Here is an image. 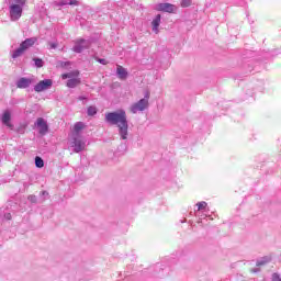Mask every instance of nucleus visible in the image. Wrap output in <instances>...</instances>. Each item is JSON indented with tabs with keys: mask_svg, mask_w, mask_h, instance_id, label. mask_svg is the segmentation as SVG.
<instances>
[{
	"mask_svg": "<svg viewBox=\"0 0 281 281\" xmlns=\"http://www.w3.org/2000/svg\"><path fill=\"white\" fill-rule=\"evenodd\" d=\"M105 122L111 126L119 128V135L121 139H128V119L126 111L117 110L105 114Z\"/></svg>",
	"mask_w": 281,
	"mask_h": 281,
	"instance_id": "f257e3e1",
	"label": "nucleus"
},
{
	"mask_svg": "<svg viewBox=\"0 0 281 281\" xmlns=\"http://www.w3.org/2000/svg\"><path fill=\"white\" fill-rule=\"evenodd\" d=\"M69 146L74 153H82L87 148V138L82 135H71Z\"/></svg>",
	"mask_w": 281,
	"mask_h": 281,
	"instance_id": "f03ea898",
	"label": "nucleus"
},
{
	"mask_svg": "<svg viewBox=\"0 0 281 281\" xmlns=\"http://www.w3.org/2000/svg\"><path fill=\"white\" fill-rule=\"evenodd\" d=\"M150 100V92L145 93V98L140 99L138 102H135L131 105L130 111L131 113L137 114L146 111L148 106H150V103L148 102Z\"/></svg>",
	"mask_w": 281,
	"mask_h": 281,
	"instance_id": "7ed1b4c3",
	"label": "nucleus"
},
{
	"mask_svg": "<svg viewBox=\"0 0 281 281\" xmlns=\"http://www.w3.org/2000/svg\"><path fill=\"white\" fill-rule=\"evenodd\" d=\"M89 47H91V40L78 38L75 41L72 52H75V54H82V52L89 49Z\"/></svg>",
	"mask_w": 281,
	"mask_h": 281,
	"instance_id": "20e7f679",
	"label": "nucleus"
},
{
	"mask_svg": "<svg viewBox=\"0 0 281 281\" xmlns=\"http://www.w3.org/2000/svg\"><path fill=\"white\" fill-rule=\"evenodd\" d=\"M9 14L11 21H19V19H21V16L23 15V7L19 4H11L9 7Z\"/></svg>",
	"mask_w": 281,
	"mask_h": 281,
	"instance_id": "39448f33",
	"label": "nucleus"
},
{
	"mask_svg": "<svg viewBox=\"0 0 281 281\" xmlns=\"http://www.w3.org/2000/svg\"><path fill=\"white\" fill-rule=\"evenodd\" d=\"M54 81H52V79H44L34 86V91H36V93L47 91V89H52Z\"/></svg>",
	"mask_w": 281,
	"mask_h": 281,
	"instance_id": "423d86ee",
	"label": "nucleus"
},
{
	"mask_svg": "<svg viewBox=\"0 0 281 281\" xmlns=\"http://www.w3.org/2000/svg\"><path fill=\"white\" fill-rule=\"evenodd\" d=\"M35 126H37L40 135H47L49 126L47 125V121H45V119L38 117L36 120Z\"/></svg>",
	"mask_w": 281,
	"mask_h": 281,
	"instance_id": "0eeeda50",
	"label": "nucleus"
},
{
	"mask_svg": "<svg viewBox=\"0 0 281 281\" xmlns=\"http://www.w3.org/2000/svg\"><path fill=\"white\" fill-rule=\"evenodd\" d=\"M156 10H158V12H169V14H172V12H176L177 7L175 4L165 2V3H158L156 5Z\"/></svg>",
	"mask_w": 281,
	"mask_h": 281,
	"instance_id": "6e6552de",
	"label": "nucleus"
},
{
	"mask_svg": "<svg viewBox=\"0 0 281 281\" xmlns=\"http://www.w3.org/2000/svg\"><path fill=\"white\" fill-rule=\"evenodd\" d=\"M32 82H34L33 79L21 77L20 79L16 80V87L18 89H27L29 87L32 86Z\"/></svg>",
	"mask_w": 281,
	"mask_h": 281,
	"instance_id": "1a4fd4ad",
	"label": "nucleus"
},
{
	"mask_svg": "<svg viewBox=\"0 0 281 281\" xmlns=\"http://www.w3.org/2000/svg\"><path fill=\"white\" fill-rule=\"evenodd\" d=\"M11 121H12V111L5 110L1 116L2 124H4V126H8V128H12V123H10Z\"/></svg>",
	"mask_w": 281,
	"mask_h": 281,
	"instance_id": "9d476101",
	"label": "nucleus"
},
{
	"mask_svg": "<svg viewBox=\"0 0 281 281\" xmlns=\"http://www.w3.org/2000/svg\"><path fill=\"white\" fill-rule=\"evenodd\" d=\"M36 41H38L37 37H30L26 38L25 41H23L20 45L23 48V50H27L30 49V47H33V45L36 43Z\"/></svg>",
	"mask_w": 281,
	"mask_h": 281,
	"instance_id": "9b49d317",
	"label": "nucleus"
},
{
	"mask_svg": "<svg viewBox=\"0 0 281 281\" xmlns=\"http://www.w3.org/2000/svg\"><path fill=\"white\" fill-rule=\"evenodd\" d=\"M116 76L120 80H126L128 78V70L121 65L116 66Z\"/></svg>",
	"mask_w": 281,
	"mask_h": 281,
	"instance_id": "f8f14e48",
	"label": "nucleus"
},
{
	"mask_svg": "<svg viewBox=\"0 0 281 281\" xmlns=\"http://www.w3.org/2000/svg\"><path fill=\"white\" fill-rule=\"evenodd\" d=\"M153 25V32H155V34H159V25H161V14H157L155 16V19L151 22Z\"/></svg>",
	"mask_w": 281,
	"mask_h": 281,
	"instance_id": "ddd939ff",
	"label": "nucleus"
},
{
	"mask_svg": "<svg viewBox=\"0 0 281 281\" xmlns=\"http://www.w3.org/2000/svg\"><path fill=\"white\" fill-rule=\"evenodd\" d=\"M80 78H72L69 79L66 83V87H68V89H76V87H78V85H80Z\"/></svg>",
	"mask_w": 281,
	"mask_h": 281,
	"instance_id": "4468645a",
	"label": "nucleus"
},
{
	"mask_svg": "<svg viewBox=\"0 0 281 281\" xmlns=\"http://www.w3.org/2000/svg\"><path fill=\"white\" fill-rule=\"evenodd\" d=\"M85 128V123L77 122L74 126L72 135H82V130Z\"/></svg>",
	"mask_w": 281,
	"mask_h": 281,
	"instance_id": "2eb2a0df",
	"label": "nucleus"
},
{
	"mask_svg": "<svg viewBox=\"0 0 281 281\" xmlns=\"http://www.w3.org/2000/svg\"><path fill=\"white\" fill-rule=\"evenodd\" d=\"M78 76H80V71L75 70V71H70V72L61 75V79L67 80V78H69V80H71L74 78H78Z\"/></svg>",
	"mask_w": 281,
	"mask_h": 281,
	"instance_id": "dca6fc26",
	"label": "nucleus"
},
{
	"mask_svg": "<svg viewBox=\"0 0 281 281\" xmlns=\"http://www.w3.org/2000/svg\"><path fill=\"white\" fill-rule=\"evenodd\" d=\"M57 5L63 7V5H78V0H59L57 2Z\"/></svg>",
	"mask_w": 281,
	"mask_h": 281,
	"instance_id": "f3484780",
	"label": "nucleus"
},
{
	"mask_svg": "<svg viewBox=\"0 0 281 281\" xmlns=\"http://www.w3.org/2000/svg\"><path fill=\"white\" fill-rule=\"evenodd\" d=\"M268 262H271V257L269 256L262 257L261 259L257 260V267H262Z\"/></svg>",
	"mask_w": 281,
	"mask_h": 281,
	"instance_id": "a211bd4d",
	"label": "nucleus"
},
{
	"mask_svg": "<svg viewBox=\"0 0 281 281\" xmlns=\"http://www.w3.org/2000/svg\"><path fill=\"white\" fill-rule=\"evenodd\" d=\"M25 50L20 45V47L12 53V58H19L20 56H23Z\"/></svg>",
	"mask_w": 281,
	"mask_h": 281,
	"instance_id": "6ab92c4d",
	"label": "nucleus"
},
{
	"mask_svg": "<svg viewBox=\"0 0 281 281\" xmlns=\"http://www.w3.org/2000/svg\"><path fill=\"white\" fill-rule=\"evenodd\" d=\"M87 114L90 116L97 115L98 114V108L90 105L87 110Z\"/></svg>",
	"mask_w": 281,
	"mask_h": 281,
	"instance_id": "aec40b11",
	"label": "nucleus"
},
{
	"mask_svg": "<svg viewBox=\"0 0 281 281\" xmlns=\"http://www.w3.org/2000/svg\"><path fill=\"white\" fill-rule=\"evenodd\" d=\"M35 166L36 168H43V166H45V161L43 160V158L41 157H35Z\"/></svg>",
	"mask_w": 281,
	"mask_h": 281,
	"instance_id": "412c9836",
	"label": "nucleus"
},
{
	"mask_svg": "<svg viewBox=\"0 0 281 281\" xmlns=\"http://www.w3.org/2000/svg\"><path fill=\"white\" fill-rule=\"evenodd\" d=\"M192 5V0H181L182 8H190Z\"/></svg>",
	"mask_w": 281,
	"mask_h": 281,
	"instance_id": "4be33fe9",
	"label": "nucleus"
},
{
	"mask_svg": "<svg viewBox=\"0 0 281 281\" xmlns=\"http://www.w3.org/2000/svg\"><path fill=\"white\" fill-rule=\"evenodd\" d=\"M34 63H35V67H43L44 63H43V59L41 58H33Z\"/></svg>",
	"mask_w": 281,
	"mask_h": 281,
	"instance_id": "5701e85b",
	"label": "nucleus"
},
{
	"mask_svg": "<svg viewBox=\"0 0 281 281\" xmlns=\"http://www.w3.org/2000/svg\"><path fill=\"white\" fill-rule=\"evenodd\" d=\"M205 207H207V202H199L198 203V210H205Z\"/></svg>",
	"mask_w": 281,
	"mask_h": 281,
	"instance_id": "b1692460",
	"label": "nucleus"
},
{
	"mask_svg": "<svg viewBox=\"0 0 281 281\" xmlns=\"http://www.w3.org/2000/svg\"><path fill=\"white\" fill-rule=\"evenodd\" d=\"M25 1L26 0H14L13 5H21V8H23V5H25Z\"/></svg>",
	"mask_w": 281,
	"mask_h": 281,
	"instance_id": "393cba45",
	"label": "nucleus"
},
{
	"mask_svg": "<svg viewBox=\"0 0 281 281\" xmlns=\"http://www.w3.org/2000/svg\"><path fill=\"white\" fill-rule=\"evenodd\" d=\"M49 45V49H56V47H58V43L56 42H48Z\"/></svg>",
	"mask_w": 281,
	"mask_h": 281,
	"instance_id": "a878e982",
	"label": "nucleus"
},
{
	"mask_svg": "<svg viewBox=\"0 0 281 281\" xmlns=\"http://www.w3.org/2000/svg\"><path fill=\"white\" fill-rule=\"evenodd\" d=\"M97 60L100 63V65H109V61L104 58H97Z\"/></svg>",
	"mask_w": 281,
	"mask_h": 281,
	"instance_id": "bb28decb",
	"label": "nucleus"
},
{
	"mask_svg": "<svg viewBox=\"0 0 281 281\" xmlns=\"http://www.w3.org/2000/svg\"><path fill=\"white\" fill-rule=\"evenodd\" d=\"M27 199L31 203H36L37 201L36 195H29Z\"/></svg>",
	"mask_w": 281,
	"mask_h": 281,
	"instance_id": "cd10ccee",
	"label": "nucleus"
},
{
	"mask_svg": "<svg viewBox=\"0 0 281 281\" xmlns=\"http://www.w3.org/2000/svg\"><path fill=\"white\" fill-rule=\"evenodd\" d=\"M272 281H281L280 274L273 273L272 274Z\"/></svg>",
	"mask_w": 281,
	"mask_h": 281,
	"instance_id": "c85d7f7f",
	"label": "nucleus"
},
{
	"mask_svg": "<svg viewBox=\"0 0 281 281\" xmlns=\"http://www.w3.org/2000/svg\"><path fill=\"white\" fill-rule=\"evenodd\" d=\"M60 67H69L71 65L70 61H59Z\"/></svg>",
	"mask_w": 281,
	"mask_h": 281,
	"instance_id": "c756f323",
	"label": "nucleus"
},
{
	"mask_svg": "<svg viewBox=\"0 0 281 281\" xmlns=\"http://www.w3.org/2000/svg\"><path fill=\"white\" fill-rule=\"evenodd\" d=\"M42 196H49V193L47 191H42Z\"/></svg>",
	"mask_w": 281,
	"mask_h": 281,
	"instance_id": "7c9ffc66",
	"label": "nucleus"
},
{
	"mask_svg": "<svg viewBox=\"0 0 281 281\" xmlns=\"http://www.w3.org/2000/svg\"><path fill=\"white\" fill-rule=\"evenodd\" d=\"M4 216H5V218H8V221H10V218H12V214H10V213H7Z\"/></svg>",
	"mask_w": 281,
	"mask_h": 281,
	"instance_id": "2f4dec72",
	"label": "nucleus"
},
{
	"mask_svg": "<svg viewBox=\"0 0 281 281\" xmlns=\"http://www.w3.org/2000/svg\"><path fill=\"white\" fill-rule=\"evenodd\" d=\"M78 100H87V97L80 95V97H78Z\"/></svg>",
	"mask_w": 281,
	"mask_h": 281,
	"instance_id": "473e14b6",
	"label": "nucleus"
}]
</instances>
